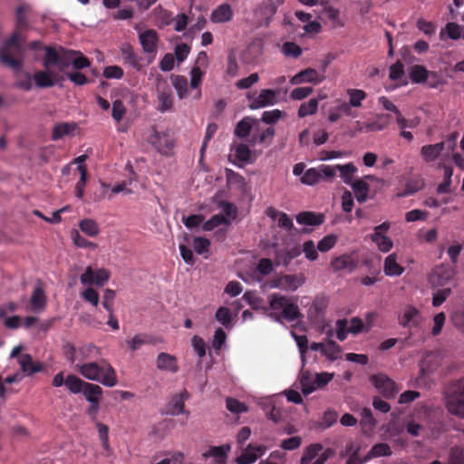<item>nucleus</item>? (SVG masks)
Returning <instances> with one entry per match:
<instances>
[{"label":"nucleus","instance_id":"obj_1","mask_svg":"<svg viewBox=\"0 0 464 464\" xmlns=\"http://www.w3.org/2000/svg\"><path fill=\"white\" fill-rule=\"evenodd\" d=\"M28 6L22 5L16 9L15 30L0 47V63L18 72L24 64V49L22 44V31L28 26L25 13Z\"/></svg>","mask_w":464,"mask_h":464},{"label":"nucleus","instance_id":"obj_2","mask_svg":"<svg viewBox=\"0 0 464 464\" xmlns=\"http://www.w3.org/2000/svg\"><path fill=\"white\" fill-rule=\"evenodd\" d=\"M79 372L90 381L99 382L107 387L117 384V375L114 368L105 361L86 362L79 367Z\"/></svg>","mask_w":464,"mask_h":464},{"label":"nucleus","instance_id":"obj_3","mask_svg":"<svg viewBox=\"0 0 464 464\" xmlns=\"http://www.w3.org/2000/svg\"><path fill=\"white\" fill-rule=\"evenodd\" d=\"M268 300L269 306L273 311H282L281 315L276 316L277 321H280L282 317L288 322H293L301 316L296 300L294 298L274 293L268 296Z\"/></svg>","mask_w":464,"mask_h":464},{"label":"nucleus","instance_id":"obj_4","mask_svg":"<svg viewBox=\"0 0 464 464\" xmlns=\"http://www.w3.org/2000/svg\"><path fill=\"white\" fill-rule=\"evenodd\" d=\"M44 57L43 58L42 64L44 68L48 66H57L59 72H65L72 63L73 55H77V51L66 49L63 46L45 47Z\"/></svg>","mask_w":464,"mask_h":464},{"label":"nucleus","instance_id":"obj_5","mask_svg":"<svg viewBox=\"0 0 464 464\" xmlns=\"http://www.w3.org/2000/svg\"><path fill=\"white\" fill-rule=\"evenodd\" d=\"M446 407L451 414L464 418V379H459L450 386Z\"/></svg>","mask_w":464,"mask_h":464},{"label":"nucleus","instance_id":"obj_6","mask_svg":"<svg viewBox=\"0 0 464 464\" xmlns=\"http://www.w3.org/2000/svg\"><path fill=\"white\" fill-rule=\"evenodd\" d=\"M372 385L386 399H392L399 392L395 382L383 373L373 374L371 377Z\"/></svg>","mask_w":464,"mask_h":464},{"label":"nucleus","instance_id":"obj_7","mask_svg":"<svg viewBox=\"0 0 464 464\" xmlns=\"http://www.w3.org/2000/svg\"><path fill=\"white\" fill-rule=\"evenodd\" d=\"M149 142L162 155L169 156L174 148V139L168 132H160L156 130L149 138Z\"/></svg>","mask_w":464,"mask_h":464},{"label":"nucleus","instance_id":"obj_8","mask_svg":"<svg viewBox=\"0 0 464 464\" xmlns=\"http://www.w3.org/2000/svg\"><path fill=\"white\" fill-rule=\"evenodd\" d=\"M304 283V278L298 275H284L269 281L270 288H279L284 291H295Z\"/></svg>","mask_w":464,"mask_h":464},{"label":"nucleus","instance_id":"obj_9","mask_svg":"<svg viewBox=\"0 0 464 464\" xmlns=\"http://www.w3.org/2000/svg\"><path fill=\"white\" fill-rule=\"evenodd\" d=\"M33 80L38 88L44 89L51 88L63 80V76L52 70V66H48L44 70L36 72L33 75Z\"/></svg>","mask_w":464,"mask_h":464},{"label":"nucleus","instance_id":"obj_10","mask_svg":"<svg viewBox=\"0 0 464 464\" xmlns=\"http://www.w3.org/2000/svg\"><path fill=\"white\" fill-rule=\"evenodd\" d=\"M110 278V272L105 268L93 270L88 266L80 276L82 285L102 286Z\"/></svg>","mask_w":464,"mask_h":464},{"label":"nucleus","instance_id":"obj_11","mask_svg":"<svg viewBox=\"0 0 464 464\" xmlns=\"http://www.w3.org/2000/svg\"><path fill=\"white\" fill-rule=\"evenodd\" d=\"M422 322L423 317L420 312L412 305H407L398 317L399 324L404 328H418Z\"/></svg>","mask_w":464,"mask_h":464},{"label":"nucleus","instance_id":"obj_12","mask_svg":"<svg viewBox=\"0 0 464 464\" xmlns=\"http://www.w3.org/2000/svg\"><path fill=\"white\" fill-rule=\"evenodd\" d=\"M139 40L144 53L155 57L158 50V33L154 29H148L139 34Z\"/></svg>","mask_w":464,"mask_h":464},{"label":"nucleus","instance_id":"obj_13","mask_svg":"<svg viewBox=\"0 0 464 464\" xmlns=\"http://www.w3.org/2000/svg\"><path fill=\"white\" fill-rule=\"evenodd\" d=\"M324 77L320 76L315 69L306 68L302 70L290 79V83L293 85H298L304 82L313 84H318L323 82Z\"/></svg>","mask_w":464,"mask_h":464},{"label":"nucleus","instance_id":"obj_14","mask_svg":"<svg viewBox=\"0 0 464 464\" xmlns=\"http://www.w3.org/2000/svg\"><path fill=\"white\" fill-rule=\"evenodd\" d=\"M188 398V392L184 390L181 392L175 394L167 405V414L177 416L179 414L186 413L185 411V401Z\"/></svg>","mask_w":464,"mask_h":464},{"label":"nucleus","instance_id":"obj_15","mask_svg":"<svg viewBox=\"0 0 464 464\" xmlns=\"http://www.w3.org/2000/svg\"><path fill=\"white\" fill-rule=\"evenodd\" d=\"M156 365L159 370L169 372L171 373H176L179 370L177 358L174 355L164 352L158 354Z\"/></svg>","mask_w":464,"mask_h":464},{"label":"nucleus","instance_id":"obj_16","mask_svg":"<svg viewBox=\"0 0 464 464\" xmlns=\"http://www.w3.org/2000/svg\"><path fill=\"white\" fill-rule=\"evenodd\" d=\"M276 94L277 92L271 89L262 90L258 96L253 100L249 107L252 110H256L274 105L276 102Z\"/></svg>","mask_w":464,"mask_h":464},{"label":"nucleus","instance_id":"obj_17","mask_svg":"<svg viewBox=\"0 0 464 464\" xmlns=\"http://www.w3.org/2000/svg\"><path fill=\"white\" fill-rule=\"evenodd\" d=\"M360 426L361 431L365 436H371L376 427L377 420L373 417L372 411L370 408L364 407L361 413Z\"/></svg>","mask_w":464,"mask_h":464},{"label":"nucleus","instance_id":"obj_18","mask_svg":"<svg viewBox=\"0 0 464 464\" xmlns=\"http://www.w3.org/2000/svg\"><path fill=\"white\" fill-rule=\"evenodd\" d=\"M359 261L352 255L344 254L332 260L331 265L334 270L353 271L358 266Z\"/></svg>","mask_w":464,"mask_h":464},{"label":"nucleus","instance_id":"obj_19","mask_svg":"<svg viewBox=\"0 0 464 464\" xmlns=\"http://www.w3.org/2000/svg\"><path fill=\"white\" fill-rule=\"evenodd\" d=\"M234 12L228 4H222L214 9L210 20L216 24L227 23L232 20Z\"/></svg>","mask_w":464,"mask_h":464},{"label":"nucleus","instance_id":"obj_20","mask_svg":"<svg viewBox=\"0 0 464 464\" xmlns=\"http://www.w3.org/2000/svg\"><path fill=\"white\" fill-rule=\"evenodd\" d=\"M18 362L21 370L26 375H32L44 370V364L34 362L32 356L28 353L22 354L18 359Z\"/></svg>","mask_w":464,"mask_h":464},{"label":"nucleus","instance_id":"obj_21","mask_svg":"<svg viewBox=\"0 0 464 464\" xmlns=\"http://www.w3.org/2000/svg\"><path fill=\"white\" fill-rule=\"evenodd\" d=\"M409 75L413 83L425 82L430 76L438 77L435 72H430L423 65L419 64L411 67Z\"/></svg>","mask_w":464,"mask_h":464},{"label":"nucleus","instance_id":"obj_22","mask_svg":"<svg viewBox=\"0 0 464 464\" xmlns=\"http://www.w3.org/2000/svg\"><path fill=\"white\" fill-rule=\"evenodd\" d=\"M455 268L449 264H441L433 270V275L438 277V284L444 285L455 276Z\"/></svg>","mask_w":464,"mask_h":464},{"label":"nucleus","instance_id":"obj_23","mask_svg":"<svg viewBox=\"0 0 464 464\" xmlns=\"http://www.w3.org/2000/svg\"><path fill=\"white\" fill-rule=\"evenodd\" d=\"M230 150L233 153L232 155L236 160L241 163H249L252 161L251 157L253 153L248 145L234 142L231 145Z\"/></svg>","mask_w":464,"mask_h":464},{"label":"nucleus","instance_id":"obj_24","mask_svg":"<svg viewBox=\"0 0 464 464\" xmlns=\"http://www.w3.org/2000/svg\"><path fill=\"white\" fill-rule=\"evenodd\" d=\"M298 224L306 226H319L324 221V215L311 211H304L296 216Z\"/></svg>","mask_w":464,"mask_h":464},{"label":"nucleus","instance_id":"obj_25","mask_svg":"<svg viewBox=\"0 0 464 464\" xmlns=\"http://www.w3.org/2000/svg\"><path fill=\"white\" fill-rule=\"evenodd\" d=\"M443 141L435 144L425 145L420 150V154L425 161L430 162L435 160L444 150Z\"/></svg>","mask_w":464,"mask_h":464},{"label":"nucleus","instance_id":"obj_26","mask_svg":"<svg viewBox=\"0 0 464 464\" xmlns=\"http://www.w3.org/2000/svg\"><path fill=\"white\" fill-rule=\"evenodd\" d=\"M383 271L389 276H398L404 272V268L397 263L396 254H391L385 258Z\"/></svg>","mask_w":464,"mask_h":464},{"label":"nucleus","instance_id":"obj_27","mask_svg":"<svg viewBox=\"0 0 464 464\" xmlns=\"http://www.w3.org/2000/svg\"><path fill=\"white\" fill-rule=\"evenodd\" d=\"M46 302H47V299H46L44 290L40 285L36 286L34 289L31 299H30L31 308L34 311H42L45 308Z\"/></svg>","mask_w":464,"mask_h":464},{"label":"nucleus","instance_id":"obj_28","mask_svg":"<svg viewBox=\"0 0 464 464\" xmlns=\"http://www.w3.org/2000/svg\"><path fill=\"white\" fill-rule=\"evenodd\" d=\"M82 392L89 402L95 403L100 402L102 395V389L98 384L86 382Z\"/></svg>","mask_w":464,"mask_h":464},{"label":"nucleus","instance_id":"obj_29","mask_svg":"<svg viewBox=\"0 0 464 464\" xmlns=\"http://www.w3.org/2000/svg\"><path fill=\"white\" fill-rule=\"evenodd\" d=\"M301 254L298 247H292L290 249H284L276 252V262L278 265L287 266L290 262Z\"/></svg>","mask_w":464,"mask_h":464},{"label":"nucleus","instance_id":"obj_30","mask_svg":"<svg viewBox=\"0 0 464 464\" xmlns=\"http://www.w3.org/2000/svg\"><path fill=\"white\" fill-rule=\"evenodd\" d=\"M77 128L74 122H61L54 125L52 132V140H58L72 133Z\"/></svg>","mask_w":464,"mask_h":464},{"label":"nucleus","instance_id":"obj_31","mask_svg":"<svg viewBox=\"0 0 464 464\" xmlns=\"http://www.w3.org/2000/svg\"><path fill=\"white\" fill-rule=\"evenodd\" d=\"M392 121V116L388 113H382L376 116V120L366 123L365 128L370 131H380L385 130Z\"/></svg>","mask_w":464,"mask_h":464},{"label":"nucleus","instance_id":"obj_32","mask_svg":"<svg viewBox=\"0 0 464 464\" xmlns=\"http://www.w3.org/2000/svg\"><path fill=\"white\" fill-rule=\"evenodd\" d=\"M254 122H257V121L253 120L250 117L243 118L240 121L237 122L235 128V135L240 139H246L249 136Z\"/></svg>","mask_w":464,"mask_h":464},{"label":"nucleus","instance_id":"obj_33","mask_svg":"<svg viewBox=\"0 0 464 464\" xmlns=\"http://www.w3.org/2000/svg\"><path fill=\"white\" fill-rule=\"evenodd\" d=\"M424 188V182L422 179H408L404 185V188L397 193L400 198H404L412 195Z\"/></svg>","mask_w":464,"mask_h":464},{"label":"nucleus","instance_id":"obj_34","mask_svg":"<svg viewBox=\"0 0 464 464\" xmlns=\"http://www.w3.org/2000/svg\"><path fill=\"white\" fill-rule=\"evenodd\" d=\"M350 186H352L355 198L360 203L366 201L370 190V186L367 182L362 179H358Z\"/></svg>","mask_w":464,"mask_h":464},{"label":"nucleus","instance_id":"obj_35","mask_svg":"<svg viewBox=\"0 0 464 464\" xmlns=\"http://www.w3.org/2000/svg\"><path fill=\"white\" fill-rule=\"evenodd\" d=\"M160 105L158 110L161 112L169 111L173 106V94L170 88L167 87L159 93Z\"/></svg>","mask_w":464,"mask_h":464},{"label":"nucleus","instance_id":"obj_36","mask_svg":"<svg viewBox=\"0 0 464 464\" xmlns=\"http://www.w3.org/2000/svg\"><path fill=\"white\" fill-rule=\"evenodd\" d=\"M336 171H339L340 177L347 185L353 183V176L357 171V168L353 163H347L344 165H336Z\"/></svg>","mask_w":464,"mask_h":464},{"label":"nucleus","instance_id":"obj_37","mask_svg":"<svg viewBox=\"0 0 464 464\" xmlns=\"http://www.w3.org/2000/svg\"><path fill=\"white\" fill-rule=\"evenodd\" d=\"M391 447L384 442H380L372 447L369 450L365 459H370L372 458H379V457H387L392 455Z\"/></svg>","mask_w":464,"mask_h":464},{"label":"nucleus","instance_id":"obj_38","mask_svg":"<svg viewBox=\"0 0 464 464\" xmlns=\"http://www.w3.org/2000/svg\"><path fill=\"white\" fill-rule=\"evenodd\" d=\"M86 382L74 374H68L65 378L66 388L73 394L82 392Z\"/></svg>","mask_w":464,"mask_h":464},{"label":"nucleus","instance_id":"obj_39","mask_svg":"<svg viewBox=\"0 0 464 464\" xmlns=\"http://www.w3.org/2000/svg\"><path fill=\"white\" fill-rule=\"evenodd\" d=\"M464 27L455 22H449L446 24L445 28L441 30L440 34H446L451 40H459L461 38Z\"/></svg>","mask_w":464,"mask_h":464},{"label":"nucleus","instance_id":"obj_40","mask_svg":"<svg viewBox=\"0 0 464 464\" xmlns=\"http://www.w3.org/2000/svg\"><path fill=\"white\" fill-rule=\"evenodd\" d=\"M172 84L177 91L179 99H184L188 96V80L183 75H176L171 78Z\"/></svg>","mask_w":464,"mask_h":464},{"label":"nucleus","instance_id":"obj_41","mask_svg":"<svg viewBox=\"0 0 464 464\" xmlns=\"http://www.w3.org/2000/svg\"><path fill=\"white\" fill-rule=\"evenodd\" d=\"M371 238L377 245L378 249L383 253L389 252L393 246L392 240L384 235L373 233Z\"/></svg>","mask_w":464,"mask_h":464},{"label":"nucleus","instance_id":"obj_42","mask_svg":"<svg viewBox=\"0 0 464 464\" xmlns=\"http://www.w3.org/2000/svg\"><path fill=\"white\" fill-rule=\"evenodd\" d=\"M77 169L80 173V179L78 180L75 186V196L78 198H82L84 194V188L87 182L88 170L85 165H79Z\"/></svg>","mask_w":464,"mask_h":464},{"label":"nucleus","instance_id":"obj_43","mask_svg":"<svg viewBox=\"0 0 464 464\" xmlns=\"http://www.w3.org/2000/svg\"><path fill=\"white\" fill-rule=\"evenodd\" d=\"M443 178L444 180L437 187V192L439 194H445L450 192L451 178L453 175V169L450 166L443 167Z\"/></svg>","mask_w":464,"mask_h":464},{"label":"nucleus","instance_id":"obj_44","mask_svg":"<svg viewBox=\"0 0 464 464\" xmlns=\"http://www.w3.org/2000/svg\"><path fill=\"white\" fill-rule=\"evenodd\" d=\"M230 221L227 218L221 214H217L212 216L208 220H207L203 226L202 228L205 231H211L215 227L220 226V225H229Z\"/></svg>","mask_w":464,"mask_h":464},{"label":"nucleus","instance_id":"obj_45","mask_svg":"<svg viewBox=\"0 0 464 464\" xmlns=\"http://www.w3.org/2000/svg\"><path fill=\"white\" fill-rule=\"evenodd\" d=\"M80 229L89 237H96L100 233L98 223L91 218H85L79 224Z\"/></svg>","mask_w":464,"mask_h":464},{"label":"nucleus","instance_id":"obj_46","mask_svg":"<svg viewBox=\"0 0 464 464\" xmlns=\"http://www.w3.org/2000/svg\"><path fill=\"white\" fill-rule=\"evenodd\" d=\"M318 100L315 98L310 99L307 102H303L298 109V116L304 118L309 115H313L317 111Z\"/></svg>","mask_w":464,"mask_h":464},{"label":"nucleus","instance_id":"obj_47","mask_svg":"<svg viewBox=\"0 0 464 464\" xmlns=\"http://www.w3.org/2000/svg\"><path fill=\"white\" fill-rule=\"evenodd\" d=\"M121 54L126 63H129L134 68L140 67V59L130 44H127L121 48Z\"/></svg>","mask_w":464,"mask_h":464},{"label":"nucleus","instance_id":"obj_48","mask_svg":"<svg viewBox=\"0 0 464 464\" xmlns=\"http://www.w3.org/2000/svg\"><path fill=\"white\" fill-rule=\"evenodd\" d=\"M314 378L308 372H302L300 377V385L302 392L304 395H308L316 390L315 385L314 384Z\"/></svg>","mask_w":464,"mask_h":464},{"label":"nucleus","instance_id":"obj_49","mask_svg":"<svg viewBox=\"0 0 464 464\" xmlns=\"http://www.w3.org/2000/svg\"><path fill=\"white\" fill-rule=\"evenodd\" d=\"M225 176L228 186L242 188L245 186V178L230 169H226Z\"/></svg>","mask_w":464,"mask_h":464},{"label":"nucleus","instance_id":"obj_50","mask_svg":"<svg viewBox=\"0 0 464 464\" xmlns=\"http://www.w3.org/2000/svg\"><path fill=\"white\" fill-rule=\"evenodd\" d=\"M323 450V446L320 443H314L309 445L302 457L301 464H308L314 459L319 452Z\"/></svg>","mask_w":464,"mask_h":464},{"label":"nucleus","instance_id":"obj_51","mask_svg":"<svg viewBox=\"0 0 464 464\" xmlns=\"http://www.w3.org/2000/svg\"><path fill=\"white\" fill-rule=\"evenodd\" d=\"M341 353V347L334 341H328L324 346L323 354L330 360H336Z\"/></svg>","mask_w":464,"mask_h":464},{"label":"nucleus","instance_id":"obj_52","mask_svg":"<svg viewBox=\"0 0 464 464\" xmlns=\"http://www.w3.org/2000/svg\"><path fill=\"white\" fill-rule=\"evenodd\" d=\"M226 407L232 413H244L248 411L247 406L235 398L228 397L226 400Z\"/></svg>","mask_w":464,"mask_h":464},{"label":"nucleus","instance_id":"obj_53","mask_svg":"<svg viewBox=\"0 0 464 464\" xmlns=\"http://www.w3.org/2000/svg\"><path fill=\"white\" fill-rule=\"evenodd\" d=\"M349 103L353 107H361L362 102L366 98V92L359 89H348Z\"/></svg>","mask_w":464,"mask_h":464},{"label":"nucleus","instance_id":"obj_54","mask_svg":"<svg viewBox=\"0 0 464 464\" xmlns=\"http://www.w3.org/2000/svg\"><path fill=\"white\" fill-rule=\"evenodd\" d=\"M320 174L317 168L308 169L301 177V182L305 185L313 186L320 182Z\"/></svg>","mask_w":464,"mask_h":464},{"label":"nucleus","instance_id":"obj_55","mask_svg":"<svg viewBox=\"0 0 464 464\" xmlns=\"http://www.w3.org/2000/svg\"><path fill=\"white\" fill-rule=\"evenodd\" d=\"M96 428L98 430L99 439L102 441V448L109 451V427L102 422L96 421Z\"/></svg>","mask_w":464,"mask_h":464},{"label":"nucleus","instance_id":"obj_56","mask_svg":"<svg viewBox=\"0 0 464 464\" xmlns=\"http://www.w3.org/2000/svg\"><path fill=\"white\" fill-rule=\"evenodd\" d=\"M337 239V236L334 234L327 235L318 242L317 249L321 252H327L335 246Z\"/></svg>","mask_w":464,"mask_h":464},{"label":"nucleus","instance_id":"obj_57","mask_svg":"<svg viewBox=\"0 0 464 464\" xmlns=\"http://www.w3.org/2000/svg\"><path fill=\"white\" fill-rule=\"evenodd\" d=\"M204 75L205 72H203L198 65L194 66L190 71V88L198 89Z\"/></svg>","mask_w":464,"mask_h":464},{"label":"nucleus","instance_id":"obj_58","mask_svg":"<svg viewBox=\"0 0 464 464\" xmlns=\"http://www.w3.org/2000/svg\"><path fill=\"white\" fill-rule=\"evenodd\" d=\"M194 250L198 255L208 253L210 249V241L208 238L201 237H196L193 240Z\"/></svg>","mask_w":464,"mask_h":464},{"label":"nucleus","instance_id":"obj_59","mask_svg":"<svg viewBox=\"0 0 464 464\" xmlns=\"http://www.w3.org/2000/svg\"><path fill=\"white\" fill-rule=\"evenodd\" d=\"M150 339L148 335L139 334H136L133 338L127 341V344L132 351L139 350L143 344L150 343Z\"/></svg>","mask_w":464,"mask_h":464},{"label":"nucleus","instance_id":"obj_60","mask_svg":"<svg viewBox=\"0 0 464 464\" xmlns=\"http://www.w3.org/2000/svg\"><path fill=\"white\" fill-rule=\"evenodd\" d=\"M338 419V413L332 409H328L324 411L320 426L323 429H327L333 426Z\"/></svg>","mask_w":464,"mask_h":464},{"label":"nucleus","instance_id":"obj_61","mask_svg":"<svg viewBox=\"0 0 464 464\" xmlns=\"http://www.w3.org/2000/svg\"><path fill=\"white\" fill-rule=\"evenodd\" d=\"M229 445L223 446H212L209 450L204 453V457H216L218 459H224L227 456V451H229Z\"/></svg>","mask_w":464,"mask_h":464},{"label":"nucleus","instance_id":"obj_62","mask_svg":"<svg viewBox=\"0 0 464 464\" xmlns=\"http://www.w3.org/2000/svg\"><path fill=\"white\" fill-rule=\"evenodd\" d=\"M126 113V108L121 100H116L112 103L111 116L117 121L120 122Z\"/></svg>","mask_w":464,"mask_h":464},{"label":"nucleus","instance_id":"obj_63","mask_svg":"<svg viewBox=\"0 0 464 464\" xmlns=\"http://www.w3.org/2000/svg\"><path fill=\"white\" fill-rule=\"evenodd\" d=\"M447 464H464V450L459 447L451 448Z\"/></svg>","mask_w":464,"mask_h":464},{"label":"nucleus","instance_id":"obj_64","mask_svg":"<svg viewBox=\"0 0 464 464\" xmlns=\"http://www.w3.org/2000/svg\"><path fill=\"white\" fill-rule=\"evenodd\" d=\"M403 63L398 60L395 63L390 66L389 78L392 81L401 80L404 76Z\"/></svg>","mask_w":464,"mask_h":464}]
</instances>
